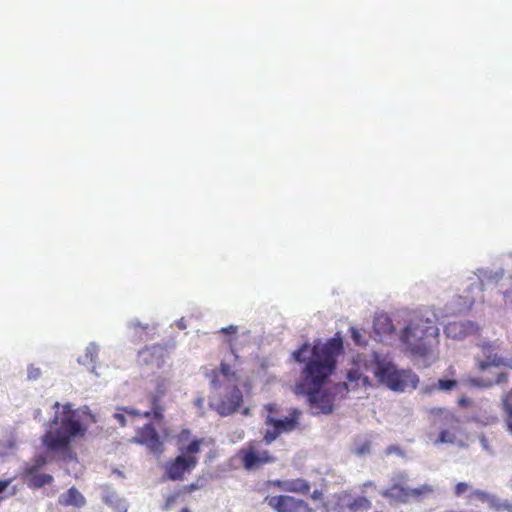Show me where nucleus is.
Listing matches in <instances>:
<instances>
[{
    "mask_svg": "<svg viewBox=\"0 0 512 512\" xmlns=\"http://www.w3.org/2000/svg\"><path fill=\"white\" fill-rule=\"evenodd\" d=\"M374 375L379 382L395 392L415 389L419 383L418 376L412 370H398L391 363H378Z\"/></svg>",
    "mask_w": 512,
    "mask_h": 512,
    "instance_id": "obj_8",
    "label": "nucleus"
},
{
    "mask_svg": "<svg viewBox=\"0 0 512 512\" xmlns=\"http://www.w3.org/2000/svg\"><path fill=\"white\" fill-rule=\"evenodd\" d=\"M203 403H204V400L203 398H198L196 401H195V405L199 408H201L203 406Z\"/></svg>",
    "mask_w": 512,
    "mask_h": 512,
    "instance_id": "obj_48",
    "label": "nucleus"
},
{
    "mask_svg": "<svg viewBox=\"0 0 512 512\" xmlns=\"http://www.w3.org/2000/svg\"><path fill=\"white\" fill-rule=\"evenodd\" d=\"M258 446V442L252 441L239 451L242 466L248 471L258 469L276 460L268 450L259 451Z\"/></svg>",
    "mask_w": 512,
    "mask_h": 512,
    "instance_id": "obj_10",
    "label": "nucleus"
},
{
    "mask_svg": "<svg viewBox=\"0 0 512 512\" xmlns=\"http://www.w3.org/2000/svg\"><path fill=\"white\" fill-rule=\"evenodd\" d=\"M445 334L447 337L453 339H462L466 335V331L464 329V324L459 322H452L446 325Z\"/></svg>",
    "mask_w": 512,
    "mask_h": 512,
    "instance_id": "obj_22",
    "label": "nucleus"
},
{
    "mask_svg": "<svg viewBox=\"0 0 512 512\" xmlns=\"http://www.w3.org/2000/svg\"><path fill=\"white\" fill-rule=\"evenodd\" d=\"M504 299L506 304L512 305V286L504 292Z\"/></svg>",
    "mask_w": 512,
    "mask_h": 512,
    "instance_id": "obj_40",
    "label": "nucleus"
},
{
    "mask_svg": "<svg viewBox=\"0 0 512 512\" xmlns=\"http://www.w3.org/2000/svg\"><path fill=\"white\" fill-rule=\"evenodd\" d=\"M265 410L268 414L265 417L264 424L270 427L266 429L263 435V440L267 445L274 442L280 435L288 434L301 428L300 418L302 411L300 409L291 407L287 409V415L284 417H276L280 413L276 403L265 405Z\"/></svg>",
    "mask_w": 512,
    "mask_h": 512,
    "instance_id": "obj_6",
    "label": "nucleus"
},
{
    "mask_svg": "<svg viewBox=\"0 0 512 512\" xmlns=\"http://www.w3.org/2000/svg\"><path fill=\"white\" fill-rule=\"evenodd\" d=\"M162 397L159 394H151L149 396L151 409H153V419L158 423L164 420L165 406L161 403Z\"/></svg>",
    "mask_w": 512,
    "mask_h": 512,
    "instance_id": "obj_19",
    "label": "nucleus"
},
{
    "mask_svg": "<svg viewBox=\"0 0 512 512\" xmlns=\"http://www.w3.org/2000/svg\"><path fill=\"white\" fill-rule=\"evenodd\" d=\"M456 386H457L456 380L439 379L436 383L432 384L429 388H427V390L428 391H433V390L451 391Z\"/></svg>",
    "mask_w": 512,
    "mask_h": 512,
    "instance_id": "obj_23",
    "label": "nucleus"
},
{
    "mask_svg": "<svg viewBox=\"0 0 512 512\" xmlns=\"http://www.w3.org/2000/svg\"><path fill=\"white\" fill-rule=\"evenodd\" d=\"M251 413V410L250 408H244L242 411H241V414L245 415V416H249Z\"/></svg>",
    "mask_w": 512,
    "mask_h": 512,
    "instance_id": "obj_50",
    "label": "nucleus"
},
{
    "mask_svg": "<svg viewBox=\"0 0 512 512\" xmlns=\"http://www.w3.org/2000/svg\"><path fill=\"white\" fill-rule=\"evenodd\" d=\"M168 384L169 381L166 378H157L155 383V392L153 394H159L160 396H164L168 391Z\"/></svg>",
    "mask_w": 512,
    "mask_h": 512,
    "instance_id": "obj_25",
    "label": "nucleus"
},
{
    "mask_svg": "<svg viewBox=\"0 0 512 512\" xmlns=\"http://www.w3.org/2000/svg\"><path fill=\"white\" fill-rule=\"evenodd\" d=\"M434 492L433 486L429 484H423L416 488H409L408 492V502L414 501H422L428 496H430Z\"/></svg>",
    "mask_w": 512,
    "mask_h": 512,
    "instance_id": "obj_18",
    "label": "nucleus"
},
{
    "mask_svg": "<svg viewBox=\"0 0 512 512\" xmlns=\"http://www.w3.org/2000/svg\"><path fill=\"white\" fill-rule=\"evenodd\" d=\"M352 512H365L371 509L372 502L365 496L350 498L345 504Z\"/></svg>",
    "mask_w": 512,
    "mask_h": 512,
    "instance_id": "obj_16",
    "label": "nucleus"
},
{
    "mask_svg": "<svg viewBox=\"0 0 512 512\" xmlns=\"http://www.w3.org/2000/svg\"><path fill=\"white\" fill-rule=\"evenodd\" d=\"M98 351V346L94 343H90L85 349V354L78 358V362L82 365L95 363L98 356Z\"/></svg>",
    "mask_w": 512,
    "mask_h": 512,
    "instance_id": "obj_21",
    "label": "nucleus"
},
{
    "mask_svg": "<svg viewBox=\"0 0 512 512\" xmlns=\"http://www.w3.org/2000/svg\"><path fill=\"white\" fill-rule=\"evenodd\" d=\"M83 414H85L86 417H88L92 423L96 422L95 416L93 414H91L90 412H83Z\"/></svg>",
    "mask_w": 512,
    "mask_h": 512,
    "instance_id": "obj_47",
    "label": "nucleus"
},
{
    "mask_svg": "<svg viewBox=\"0 0 512 512\" xmlns=\"http://www.w3.org/2000/svg\"><path fill=\"white\" fill-rule=\"evenodd\" d=\"M360 379H362L364 384L368 383V377H362V375L357 370H351L348 372V380L350 382H358Z\"/></svg>",
    "mask_w": 512,
    "mask_h": 512,
    "instance_id": "obj_30",
    "label": "nucleus"
},
{
    "mask_svg": "<svg viewBox=\"0 0 512 512\" xmlns=\"http://www.w3.org/2000/svg\"><path fill=\"white\" fill-rule=\"evenodd\" d=\"M16 493V489L14 488L13 492L11 493V495H15Z\"/></svg>",
    "mask_w": 512,
    "mask_h": 512,
    "instance_id": "obj_53",
    "label": "nucleus"
},
{
    "mask_svg": "<svg viewBox=\"0 0 512 512\" xmlns=\"http://www.w3.org/2000/svg\"><path fill=\"white\" fill-rule=\"evenodd\" d=\"M33 465H35V467H38L39 469H42L46 463H47V460L45 458V456L43 455H38L36 456L33 461L31 462Z\"/></svg>",
    "mask_w": 512,
    "mask_h": 512,
    "instance_id": "obj_38",
    "label": "nucleus"
},
{
    "mask_svg": "<svg viewBox=\"0 0 512 512\" xmlns=\"http://www.w3.org/2000/svg\"><path fill=\"white\" fill-rule=\"evenodd\" d=\"M343 350V342L340 336H335L322 345V414L333 411V401L336 393H332L326 385V378L336 367V358Z\"/></svg>",
    "mask_w": 512,
    "mask_h": 512,
    "instance_id": "obj_7",
    "label": "nucleus"
},
{
    "mask_svg": "<svg viewBox=\"0 0 512 512\" xmlns=\"http://www.w3.org/2000/svg\"><path fill=\"white\" fill-rule=\"evenodd\" d=\"M265 500L276 512H315L304 500L290 495L266 497Z\"/></svg>",
    "mask_w": 512,
    "mask_h": 512,
    "instance_id": "obj_11",
    "label": "nucleus"
},
{
    "mask_svg": "<svg viewBox=\"0 0 512 512\" xmlns=\"http://www.w3.org/2000/svg\"><path fill=\"white\" fill-rule=\"evenodd\" d=\"M293 357L300 363L308 360L300 380L294 387V393L297 396L305 397L308 404L318 405L320 403V349L318 345L310 347L309 344H303L293 352Z\"/></svg>",
    "mask_w": 512,
    "mask_h": 512,
    "instance_id": "obj_2",
    "label": "nucleus"
},
{
    "mask_svg": "<svg viewBox=\"0 0 512 512\" xmlns=\"http://www.w3.org/2000/svg\"><path fill=\"white\" fill-rule=\"evenodd\" d=\"M140 417H143V418H153V409H150L148 411H145L143 413L140 412Z\"/></svg>",
    "mask_w": 512,
    "mask_h": 512,
    "instance_id": "obj_45",
    "label": "nucleus"
},
{
    "mask_svg": "<svg viewBox=\"0 0 512 512\" xmlns=\"http://www.w3.org/2000/svg\"><path fill=\"white\" fill-rule=\"evenodd\" d=\"M221 331L225 334H234L236 333L237 331V327L236 326H228V327H225V328H222Z\"/></svg>",
    "mask_w": 512,
    "mask_h": 512,
    "instance_id": "obj_42",
    "label": "nucleus"
},
{
    "mask_svg": "<svg viewBox=\"0 0 512 512\" xmlns=\"http://www.w3.org/2000/svg\"><path fill=\"white\" fill-rule=\"evenodd\" d=\"M27 375L29 380H36L41 376V370L34 365H29L27 368Z\"/></svg>",
    "mask_w": 512,
    "mask_h": 512,
    "instance_id": "obj_32",
    "label": "nucleus"
},
{
    "mask_svg": "<svg viewBox=\"0 0 512 512\" xmlns=\"http://www.w3.org/2000/svg\"><path fill=\"white\" fill-rule=\"evenodd\" d=\"M42 413L40 409L35 410L34 412V418L35 419H41Z\"/></svg>",
    "mask_w": 512,
    "mask_h": 512,
    "instance_id": "obj_49",
    "label": "nucleus"
},
{
    "mask_svg": "<svg viewBox=\"0 0 512 512\" xmlns=\"http://www.w3.org/2000/svg\"><path fill=\"white\" fill-rule=\"evenodd\" d=\"M490 507L494 509L495 511H507L512 512V502L508 500H499L495 497H493L490 500Z\"/></svg>",
    "mask_w": 512,
    "mask_h": 512,
    "instance_id": "obj_24",
    "label": "nucleus"
},
{
    "mask_svg": "<svg viewBox=\"0 0 512 512\" xmlns=\"http://www.w3.org/2000/svg\"><path fill=\"white\" fill-rule=\"evenodd\" d=\"M244 402L243 393L237 385L228 386L215 403H211L220 416L226 417L238 412Z\"/></svg>",
    "mask_w": 512,
    "mask_h": 512,
    "instance_id": "obj_9",
    "label": "nucleus"
},
{
    "mask_svg": "<svg viewBox=\"0 0 512 512\" xmlns=\"http://www.w3.org/2000/svg\"><path fill=\"white\" fill-rule=\"evenodd\" d=\"M454 440H455V436L452 433H450L447 430H442L439 433L437 442L438 443H453Z\"/></svg>",
    "mask_w": 512,
    "mask_h": 512,
    "instance_id": "obj_28",
    "label": "nucleus"
},
{
    "mask_svg": "<svg viewBox=\"0 0 512 512\" xmlns=\"http://www.w3.org/2000/svg\"><path fill=\"white\" fill-rule=\"evenodd\" d=\"M471 498H476L482 502H485V501H488L490 499V495L483 491V490H474L471 495H470Z\"/></svg>",
    "mask_w": 512,
    "mask_h": 512,
    "instance_id": "obj_33",
    "label": "nucleus"
},
{
    "mask_svg": "<svg viewBox=\"0 0 512 512\" xmlns=\"http://www.w3.org/2000/svg\"><path fill=\"white\" fill-rule=\"evenodd\" d=\"M191 432L189 429H183L178 436V449L180 455L167 461L164 465V477L170 481H182L187 473H190L198 464L196 455L201 451V445L204 439L195 438L188 445L184 441L188 440Z\"/></svg>",
    "mask_w": 512,
    "mask_h": 512,
    "instance_id": "obj_4",
    "label": "nucleus"
},
{
    "mask_svg": "<svg viewBox=\"0 0 512 512\" xmlns=\"http://www.w3.org/2000/svg\"><path fill=\"white\" fill-rule=\"evenodd\" d=\"M334 390H337V391H339L341 393H347L348 392L347 384L346 383L337 384L334 387Z\"/></svg>",
    "mask_w": 512,
    "mask_h": 512,
    "instance_id": "obj_43",
    "label": "nucleus"
},
{
    "mask_svg": "<svg viewBox=\"0 0 512 512\" xmlns=\"http://www.w3.org/2000/svg\"><path fill=\"white\" fill-rule=\"evenodd\" d=\"M439 329L429 319H418L407 325L401 333V341L415 356L426 357L439 343Z\"/></svg>",
    "mask_w": 512,
    "mask_h": 512,
    "instance_id": "obj_3",
    "label": "nucleus"
},
{
    "mask_svg": "<svg viewBox=\"0 0 512 512\" xmlns=\"http://www.w3.org/2000/svg\"><path fill=\"white\" fill-rule=\"evenodd\" d=\"M126 413L125 411H116L113 415L114 419L117 421V423L121 426V427H124L126 426L127 424V421H126Z\"/></svg>",
    "mask_w": 512,
    "mask_h": 512,
    "instance_id": "obj_35",
    "label": "nucleus"
},
{
    "mask_svg": "<svg viewBox=\"0 0 512 512\" xmlns=\"http://www.w3.org/2000/svg\"><path fill=\"white\" fill-rule=\"evenodd\" d=\"M118 411H125V413L131 417H140V411H138L137 409L128 407H118Z\"/></svg>",
    "mask_w": 512,
    "mask_h": 512,
    "instance_id": "obj_39",
    "label": "nucleus"
},
{
    "mask_svg": "<svg viewBox=\"0 0 512 512\" xmlns=\"http://www.w3.org/2000/svg\"><path fill=\"white\" fill-rule=\"evenodd\" d=\"M271 484L284 492L307 494L310 491V485L303 479L274 480Z\"/></svg>",
    "mask_w": 512,
    "mask_h": 512,
    "instance_id": "obj_13",
    "label": "nucleus"
},
{
    "mask_svg": "<svg viewBox=\"0 0 512 512\" xmlns=\"http://www.w3.org/2000/svg\"><path fill=\"white\" fill-rule=\"evenodd\" d=\"M59 503L64 506L82 507L86 504L85 497L75 488L71 487L60 496Z\"/></svg>",
    "mask_w": 512,
    "mask_h": 512,
    "instance_id": "obj_14",
    "label": "nucleus"
},
{
    "mask_svg": "<svg viewBox=\"0 0 512 512\" xmlns=\"http://www.w3.org/2000/svg\"><path fill=\"white\" fill-rule=\"evenodd\" d=\"M503 366L508 367L509 369L512 370V356L509 359L505 358V363Z\"/></svg>",
    "mask_w": 512,
    "mask_h": 512,
    "instance_id": "obj_46",
    "label": "nucleus"
},
{
    "mask_svg": "<svg viewBox=\"0 0 512 512\" xmlns=\"http://www.w3.org/2000/svg\"><path fill=\"white\" fill-rule=\"evenodd\" d=\"M180 512H191L189 508L184 507L180 510Z\"/></svg>",
    "mask_w": 512,
    "mask_h": 512,
    "instance_id": "obj_52",
    "label": "nucleus"
},
{
    "mask_svg": "<svg viewBox=\"0 0 512 512\" xmlns=\"http://www.w3.org/2000/svg\"><path fill=\"white\" fill-rule=\"evenodd\" d=\"M55 415L50 422V428L42 436L43 446L51 452H64L76 438L85 436L88 424L84 423L72 404H53Z\"/></svg>",
    "mask_w": 512,
    "mask_h": 512,
    "instance_id": "obj_1",
    "label": "nucleus"
},
{
    "mask_svg": "<svg viewBox=\"0 0 512 512\" xmlns=\"http://www.w3.org/2000/svg\"><path fill=\"white\" fill-rule=\"evenodd\" d=\"M14 481V478L0 479V495L11 485ZM4 499V497L0 496V501Z\"/></svg>",
    "mask_w": 512,
    "mask_h": 512,
    "instance_id": "obj_37",
    "label": "nucleus"
},
{
    "mask_svg": "<svg viewBox=\"0 0 512 512\" xmlns=\"http://www.w3.org/2000/svg\"><path fill=\"white\" fill-rule=\"evenodd\" d=\"M352 337L355 343L360 344L361 334L354 328H352Z\"/></svg>",
    "mask_w": 512,
    "mask_h": 512,
    "instance_id": "obj_44",
    "label": "nucleus"
},
{
    "mask_svg": "<svg viewBox=\"0 0 512 512\" xmlns=\"http://www.w3.org/2000/svg\"><path fill=\"white\" fill-rule=\"evenodd\" d=\"M200 488H201V485L196 482V483H190L188 485L183 486V488L180 491H181V493L190 494Z\"/></svg>",
    "mask_w": 512,
    "mask_h": 512,
    "instance_id": "obj_36",
    "label": "nucleus"
},
{
    "mask_svg": "<svg viewBox=\"0 0 512 512\" xmlns=\"http://www.w3.org/2000/svg\"><path fill=\"white\" fill-rule=\"evenodd\" d=\"M220 373L224 377H233L236 378V372L232 371L231 366L228 363L221 362L219 367Z\"/></svg>",
    "mask_w": 512,
    "mask_h": 512,
    "instance_id": "obj_29",
    "label": "nucleus"
},
{
    "mask_svg": "<svg viewBox=\"0 0 512 512\" xmlns=\"http://www.w3.org/2000/svg\"><path fill=\"white\" fill-rule=\"evenodd\" d=\"M212 379H211V386L215 389L219 387V381L216 371H212Z\"/></svg>",
    "mask_w": 512,
    "mask_h": 512,
    "instance_id": "obj_41",
    "label": "nucleus"
},
{
    "mask_svg": "<svg viewBox=\"0 0 512 512\" xmlns=\"http://www.w3.org/2000/svg\"><path fill=\"white\" fill-rule=\"evenodd\" d=\"M135 442L144 445L150 453L156 456L162 455L165 450L163 441L160 439L158 432L151 423L138 429Z\"/></svg>",
    "mask_w": 512,
    "mask_h": 512,
    "instance_id": "obj_12",
    "label": "nucleus"
},
{
    "mask_svg": "<svg viewBox=\"0 0 512 512\" xmlns=\"http://www.w3.org/2000/svg\"><path fill=\"white\" fill-rule=\"evenodd\" d=\"M311 496L313 499H318L320 497V492L318 490H314Z\"/></svg>",
    "mask_w": 512,
    "mask_h": 512,
    "instance_id": "obj_51",
    "label": "nucleus"
},
{
    "mask_svg": "<svg viewBox=\"0 0 512 512\" xmlns=\"http://www.w3.org/2000/svg\"><path fill=\"white\" fill-rule=\"evenodd\" d=\"M501 407L507 431L512 435V399L510 395H505L502 399Z\"/></svg>",
    "mask_w": 512,
    "mask_h": 512,
    "instance_id": "obj_20",
    "label": "nucleus"
},
{
    "mask_svg": "<svg viewBox=\"0 0 512 512\" xmlns=\"http://www.w3.org/2000/svg\"><path fill=\"white\" fill-rule=\"evenodd\" d=\"M409 488L400 484H393L381 492L385 498L394 499L401 503H408Z\"/></svg>",
    "mask_w": 512,
    "mask_h": 512,
    "instance_id": "obj_15",
    "label": "nucleus"
},
{
    "mask_svg": "<svg viewBox=\"0 0 512 512\" xmlns=\"http://www.w3.org/2000/svg\"><path fill=\"white\" fill-rule=\"evenodd\" d=\"M130 328L134 330L135 333H139L140 331L147 332L151 330L149 324H141L139 321H133L130 323Z\"/></svg>",
    "mask_w": 512,
    "mask_h": 512,
    "instance_id": "obj_31",
    "label": "nucleus"
},
{
    "mask_svg": "<svg viewBox=\"0 0 512 512\" xmlns=\"http://www.w3.org/2000/svg\"><path fill=\"white\" fill-rule=\"evenodd\" d=\"M469 489V485L465 482H459L455 485L454 493L457 497L462 496Z\"/></svg>",
    "mask_w": 512,
    "mask_h": 512,
    "instance_id": "obj_34",
    "label": "nucleus"
},
{
    "mask_svg": "<svg viewBox=\"0 0 512 512\" xmlns=\"http://www.w3.org/2000/svg\"><path fill=\"white\" fill-rule=\"evenodd\" d=\"M40 470L38 467H35L32 463H27L23 469L22 476L23 480L40 473Z\"/></svg>",
    "mask_w": 512,
    "mask_h": 512,
    "instance_id": "obj_27",
    "label": "nucleus"
},
{
    "mask_svg": "<svg viewBox=\"0 0 512 512\" xmlns=\"http://www.w3.org/2000/svg\"><path fill=\"white\" fill-rule=\"evenodd\" d=\"M54 478L52 475L47 473H38L27 479H25V483L31 489L42 488L46 485H49L53 482Z\"/></svg>",
    "mask_w": 512,
    "mask_h": 512,
    "instance_id": "obj_17",
    "label": "nucleus"
},
{
    "mask_svg": "<svg viewBox=\"0 0 512 512\" xmlns=\"http://www.w3.org/2000/svg\"><path fill=\"white\" fill-rule=\"evenodd\" d=\"M181 494V491H177V492H174L170 495H168L165 499V502H164V505H163V510H170L173 505L176 503V501L178 500L179 496Z\"/></svg>",
    "mask_w": 512,
    "mask_h": 512,
    "instance_id": "obj_26",
    "label": "nucleus"
},
{
    "mask_svg": "<svg viewBox=\"0 0 512 512\" xmlns=\"http://www.w3.org/2000/svg\"><path fill=\"white\" fill-rule=\"evenodd\" d=\"M482 350L483 359L476 358V368L482 375L471 377L467 380L469 385L478 388H491L496 385L506 384L509 380L507 371L491 372L492 367H501L505 358L495 353L496 347L492 342L486 341L478 345Z\"/></svg>",
    "mask_w": 512,
    "mask_h": 512,
    "instance_id": "obj_5",
    "label": "nucleus"
},
{
    "mask_svg": "<svg viewBox=\"0 0 512 512\" xmlns=\"http://www.w3.org/2000/svg\"><path fill=\"white\" fill-rule=\"evenodd\" d=\"M512 395V387H511V391H510V396Z\"/></svg>",
    "mask_w": 512,
    "mask_h": 512,
    "instance_id": "obj_54",
    "label": "nucleus"
}]
</instances>
